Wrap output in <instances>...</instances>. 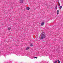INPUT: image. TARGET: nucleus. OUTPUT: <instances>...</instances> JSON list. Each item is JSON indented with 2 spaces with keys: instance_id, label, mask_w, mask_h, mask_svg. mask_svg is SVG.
I'll return each instance as SVG.
<instances>
[{
  "instance_id": "nucleus-1",
  "label": "nucleus",
  "mask_w": 63,
  "mask_h": 63,
  "mask_svg": "<svg viewBox=\"0 0 63 63\" xmlns=\"http://www.w3.org/2000/svg\"><path fill=\"white\" fill-rule=\"evenodd\" d=\"M41 39H44L45 38H46V34L45 33V32H43L41 34Z\"/></svg>"
},
{
  "instance_id": "nucleus-2",
  "label": "nucleus",
  "mask_w": 63,
  "mask_h": 63,
  "mask_svg": "<svg viewBox=\"0 0 63 63\" xmlns=\"http://www.w3.org/2000/svg\"><path fill=\"white\" fill-rule=\"evenodd\" d=\"M44 23H45L44 22H42L41 23V25L42 26H43V25H44Z\"/></svg>"
},
{
  "instance_id": "nucleus-3",
  "label": "nucleus",
  "mask_w": 63,
  "mask_h": 63,
  "mask_svg": "<svg viewBox=\"0 0 63 63\" xmlns=\"http://www.w3.org/2000/svg\"><path fill=\"white\" fill-rule=\"evenodd\" d=\"M26 9L27 10H29L30 9V8L29 7H27L26 8Z\"/></svg>"
},
{
  "instance_id": "nucleus-4",
  "label": "nucleus",
  "mask_w": 63,
  "mask_h": 63,
  "mask_svg": "<svg viewBox=\"0 0 63 63\" xmlns=\"http://www.w3.org/2000/svg\"><path fill=\"white\" fill-rule=\"evenodd\" d=\"M20 3H23V0H20Z\"/></svg>"
},
{
  "instance_id": "nucleus-5",
  "label": "nucleus",
  "mask_w": 63,
  "mask_h": 63,
  "mask_svg": "<svg viewBox=\"0 0 63 63\" xmlns=\"http://www.w3.org/2000/svg\"><path fill=\"white\" fill-rule=\"evenodd\" d=\"M57 15L59 14V10H58L57 11Z\"/></svg>"
},
{
  "instance_id": "nucleus-6",
  "label": "nucleus",
  "mask_w": 63,
  "mask_h": 63,
  "mask_svg": "<svg viewBox=\"0 0 63 63\" xmlns=\"http://www.w3.org/2000/svg\"><path fill=\"white\" fill-rule=\"evenodd\" d=\"M29 47H26V50H28V49H29Z\"/></svg>"
},
{
  "instance_id": "nucleus-7",
  "label": "nucleus",
  "mask_w": 63,
  "mask_h": 63,
  "mask_svg": "<svg viewBox=\"0 0 63 63\" xmlns=\"http://www.w3.org/2000/svg\"><path fill=\"white\" fill-rule=\"evenodd\" d=\"M60 8L61 9H62V6H60Z\"/></svg>"
},
{
  "instance_id": "nucleus-8",
  "label": "nucleus",
  "mask_w": 63,
  "mask_h": 63,
  "mask_svg": "<svg viewBox=\"0 0 63 63\" xmlns=\"http://www.w3.org/2000/svg\"><path fill=\"white\" fill-rule=\"evenodd\" d=\"M58 61V63H60V61H59V60H58V61Z\"/></svg>"
},
{
  "instance_id": "nucleus-9",
  "label": "nucleus",
  "mask_w": 63,
  "mask_h": 63,
  "mask_svg": "<svg viewBox=\"0 0 63 63\" xmlns=\"http://www.w3.org/2000/svg\"><path fill=\"white\" fill-rule=\"evenodd\" d=\"M54 62H54L53 63H57V61H55Z\"/></svg>"
},
{
  "instance_id": "nucleus-10",
  "label": "nucleus",
  "mask_w": 63,
  "mask_h": 63,
  "mask_svg": "<svg viewBox=\"0 0 63 63\" xmlns=\"http://www.w3.org/2000/svg\"><path fill=\"white\" fill-rule=\"evenodd\" d=\"M11 29V27H9V28L8 29V30H10Z\"/></svg>"
},
{
  "instance_id": "nucleus-11",
  "label": "nucleus",
  "mask_w": 63,
  "mask_h": 63,
  "mask_svg": "<svg viewBox=\"0 0 63 63\" xmlns=\"http://www.w3.org/2000/svg\"><path fill=\"white\" fill-rule=\"evenodd\" d=\"M57 7H55V10H56V9H57Z\"/></svg>"
},
{
  "instance_id": "nucleus-12",
  "label": "nucleus",
  "mask_w": 63,
  "mask_h": 63,
  "mask_svg": "<svg viewBox=\"0 0 63 63\" xmlns=\"http://www.w3.org/2000/svg\"><path fill=\"white\" fill-rule=\"evenodd\" d=\"M30 46H31V47H32V46H33V45L31 44L30 45Z\"/></svg>"
},
{
  "instance_id": "nucleus-13",
  "label": "nucleus",
  "mask_w": 63,
  "mask_h": 63,
  "mask_svg": "<svg viewBox=\"0 0 63 63\" xmlns=\"http://www.w3.org/2000/svg\"><path fill=\"white\" fill-rule=\"evenodd\" d=\"M37 57H34V58H36V59H37Z\"/></svg>"
},
{
  "instance_id": "nucleus-14",
  "label": "nucleus",
  "mask_w": 63,
  "mask_h": 63,
  "mask_svg": "<svg viewBox=\"0 0 63 63\" xmlns=\"http://www.w3.org/2000/svg\"><path fill=\"white\" fill-rule=\"evenodd\" d=\"M56 7H57V5H56Z\"/></svg>"
},
{
  "instance_id": "nucleus-15",
  "label": "nucleus",
  "mask_w": 63,
  "mask_h": 63,
  "mask_svg": "<svg viewBox=\"0 0 63 63\" xmlns=\"http://www.w3.org/2000/svg\"><path fill=\"white\" fill-rule=\"evenodd\" d=\"M58 3L59 4V5H60V3H59V2H58Z\"/></svg>"
},
{
  "instance_id": "nucleus-16",
  "label": "nucleus",
  "mask_w": 63,
  "mask_h": 63,
  "mask_svg": "<svg viewBox=\"0 0 63 63\" xmlns=\"http://www.w3.org/2000/svg\"><path fill=\"white\" fill-rule=\"evenodd\" d=\"M59 6H60V4L59 5Z\"/></svg>"
}]
</instances>
